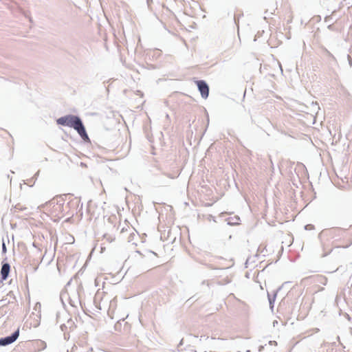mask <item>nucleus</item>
<instances>
[{
  "label": "nucleus",
  "instance_id": "f257e3e1",
  "mask_svg": "<svg viewBox=\"0 0 352 352\" xmlns=\"http://www.w3.org/2000/svg\"><path fill=\"white\" fill-rule=\"evenodd\" d=\"M56 123L74 129L84 141H89L85 127L79 116L72 114L62 116L56 120Z\"/></svg>",
  "mask_w": 352,
  "mask_h": 352
},
{
  "label": "nucleus",
  "instance_id": "f03ea898",
  "mask_svg": "<svg viewBox=\"0 0 352 352\" xmlns=\"http://www.w3.org/2000/svg\"><path fill=\"white\" fill-rule=\"evenodd\" d=\"M56 316V322H62V320H66V322H63L60 324V328L64 333L65 340H68L69 338V332L73 331L76 328L74 320L69 314L65 311L57 312Z\"/></svg>",
  "mask_w": 352,
  "mask_h": 352
},
{
  "label": "nucleus",
  "instance_id": "7ed1b4c3",
  "mask_svg": "<svg viewBox=\"0 0 352 352\" xmlns=\"http://www.w3.org/2000/svg\"><path fill=\"white\" fill-rule=\"evenodd\" d=\"M344 230L340 228H333L330 229H326L322 230L318 235L320 239L323 237H329L331 239H333L336 237H339L341 236Z\"/></svg>",
  "mask_w": 352,
  "mask_h": 352
},
{
  "label": "nucleus",
  "instance_id": "20e7f679",
  "mask_svg": "<svg viewBox=\"0 0 352 352\" xmlns=\"http://www.w3.org/2000/svg\"><path fill=\"white\" fill-rule=\"evenodd\" d=\"M19 336V329L14 331L10 336L0 338V346H6L14 342Z\"/></svg>",
  "mask_w": 352,
  "mask_h": 352
},
{
  "label": "nucleus",
  "instance_id": "39448f33",
  "mask_svg": "<svg viewBox=\"0 0 352 352\" xmlns=\"http://www.w3.org/2000/svg\"><path fill=\"white\" fill-rule=\"evenodd\" d=\"M201 96L203 98L206 99L209 95V86L204 80H199L196 81Z\"/></svg>",
  "mask_w": 352,
  "mask_h": 352
},
{
  "label": "nucleus",
  "instance_id": "423d86ee",
  "mask_svg": "<svg viewBox=\"0 0 352 352\" xmlns=\"http://www.w3.org/2000/svg\"><path fill=\"white\" fill-rule=\"evenodd\" d=\"M10 271V265L8 263H3L1 269V280H6L9 275Z\"/></svg>",
  "mask_w": 352,
  "mask_h": 352
},
{
  "label": "nucleus",
  "instance_id": "0eeeda50",
  "mask_svg": "<svg viewBox=\"0 0 352 352\" xmlns=\"http://www.w3.org/2000/svg\"><path fill=\"white\" fill-rule=\"evenodd\" d=\"M239 219H239V217L238 216H235L233 218H229L228 219V224L230 225V226L239 225Z\"/></svg>",
  "mask_w": 352,
  "mask_h": 352
},
{
  "label": "nucleus",
  "instance_id": "6e6552de",
  "mask_svg": "<svg viewBox=\"0 0 352 352\" xmlns=\"http://www.w3.org/2000/svg\"><path fill=\"white\" fill-rule=\"evenodd\" d=\"M316 281L317 283H321V284L325 285L327 283V278L322 275H318L316 277Z\"/></svg>",
  "mask_w": 352,
  "mask_h": 352
},
{
  "label": "nucleus",
  "instance_id": "1a4fd4ad",
  "mask_svg": "<svg viewBox=\"0 0 352 352\" xmlns=\"http://www.w3.org/2000/svg\"><path fill=\"white\" fill-rule=\"evenodd\" d=\"M267 296H268V300H269V303H270V307L272 309H273V307H274V303L275 302V299H276V292L274 293V296H271L270 295V294L268 293L267 294Z\"/></svg>",
  "mask_w": 352,
  "mask_h": 352
},
{
  "label": "nucleus",
  "instance_id": "9d476101",
  "mask_svg": "<svg viewBox=\"0 0 352 352\" xmlns=\"http://www.w3.org/2000/svg\"><path fill=\"white\" fill-rule=\"evenodd\" d=\"M323 54L327 58H331L333 60H336V58L326 48H323Z\"/></svg>",
  "mask_w": 352,
  "mask_h": 352
},
{
  "label": "nucleus",
  "instance_id": "9b49d317",
  "mask_svg": "<svg viewBox=\"0 0 352 352\" xmlns=\"http://www.w3.org/2000/svg\"><path fill=\"white\" fill-rule=\"evenodd\" d=\"M103 236L104 239H106L110 243L115 240V236L109 234H104Z\"/></svg>",
  "mask_w": 352,
  "mask_h": 352
},
{
  "label": "nucleus",
  "instance_id": "f8f14e48",
  "mask_svg": "<svg viewBox=\"0 0 352 352\" xmlns=\"http://www.w3.org/2000/svg\"><path fill=\"white\" fill-rule=\"evenodd\" d=\"M6 252H7L6 245L4 240L3 239L2 240V254H6Z\"/></svg>",
  "mask_w": 352,
  "mask_h": 352
},
{
  "label": "nucleus",
  "instance_id": "ddd939ff",
  "mask_svg": "<svg viewBox=\"0 0 352 352\" xmlns=\"http://www.w3.org/2000/svg\"><path fill=\"white\" fill-rule=\"evenodd\" d=\"M319 331H320V329H318V328H314V329L309 330V332L311 333V335H312L313 333H318Z\"/></svg>",
  "mask_w": 352,
  "mask_h": 352
},
{
  "label": "nucleus",
  "instance_id": "4468645a",
  "mask_svg": "<svg viewBox=\"0 0 352 352\" xmlns=\"http://www.w3.org/2000/svg\"><path fill=\"white\" fill-rule=\"evenodd\" d=\"M167 176L170 178V179H175L177 177V174H175V175H167Z\"/></svg>",
  "mask_w": 352,
  "mask_h": 352
},
{
  "label": "nucleus",
  "instance_id": "2eb2a0df",
  "mask_svg": "<svg viewBox=\"0 0 352 352\" xmlns=\"http://www.w3.org/2000/svg\"><path fill=\"white\" fill-rule=\"evenodd\" d=\"M40 343L41 344L43 349H44L46 347V343L43 341H40Z\"/></svg>",
  "mask_w": 352,
  "mask_h": 352
},
{
  "label": "nucleus",
  "instance_id": "dca6fc26",
  "mask_svg": "<svg viewBox=\"0 0 352 352\" xmlns=\"http://www.w3.org/2000/svg\"><path fill=\"white\" fill-rule=\"evenodd\" d=\"M70 305L73 307H76V305H75V302H74V300H70V302H69Z\"/></svg>",
  "mask_w": 352,
  "mask_h": 352
},
{
  "label": "nucleus",
  "instance_id": "f3484780",
  "mask_svg": "<svg viewBox=\"0 0 352 352\" xmlns=\"http://www.w3.org/2000/svg\"><path fill=\"white\" fill-rule=\"evenodd\" d=\"M337 340L339 342L340 344L343 348H345V346H343L342 343H341V342H340V337H339V336H338V337H337Z\"/></svg>",
  "mask_w": 352,
  "mask_h": 352
},
{
  "label": "nucleus",
  "instance_id": "a211bd4d",
  "mask_svg": "<svg viewBox=\"0 0 352 352\" xmlns=\"http://www.w3.org/2000/svg\"><path fill=\"white\" fill-rule=\"evenodd\" d=\"M331 19V17H330V16H326V17H325V19H324V21H325L326 22L329 21V19Z\"/></svg>",
  "mask_w": 352,
  "mask_h": 352
},
{
  "label": "nucleus",
  "instance_id": "6ab92c4d",
  "mask_svg": "<svg viewBox=\"0 0 352 352\" xmlns=\"http://www.w3.org/2000/svg\"><path fill=\"white\" fill-rule=\"evenodd\" d=\"M6 300H5V299H2V300H1V302H3V305L6 304Z\"/></svg>",
  "mask_w": 352,
  "mask_h": 352
},
{
  "label": "nucleus",
  "instance_id": "aec40b11",
  "mask_svg": "<svg viewBox=\"0 0 352 352\" xmlns=\"http://www.w3.org/2000/svg\"><path fill=\"white\" fill-rule=\"evenodd\" d=\"M332 25H333L332 24H330V25L328 26V28H329V30H331Z\"/></svg>",
  "mask_w": 352,
  "mask_h": 352
},
{
  "label": "nucleus",
  "instance_id": "412c9836",
  "mask_svg": "<svg viewBox=\"0 0 352 352\" xmlns=\"http://www.w3.org/2000/svg\"><path fill=\"white\" fill-rule=\"evenodd\" d=\"M309 226H311V225H306V226H305V228L306 230H308V227H309Z\"/></svg>",
  "mask_w": 352,
  "mask_h": 352
},
{
  "label": "nucleus",
  "instance_id": "4be33fe9",
  "mask_svg": "<svg viewBox=\"0 0 352 352\" xmlns=\"http://www.w3.org/2000/svg\"><path fill=\"white\" fill-rule=\"evenodd\" d=\"M63 322H66V320H62V322H59V323H60V325L62 323H63ZM56 323L58 324V322H56Z\"/></svg>",
  "mask_w": 352,
  "mask_h": 352
},
{
  "label": "nucleus",
  "instance_id": "5701e85b",
  "mask_svg": "<svg viewBox=\"0 0 352 352\" xmlns=\"http://www.w3.org/2000/svg\"><path fill=\"white\" fill-rule=\"evenodd\" d=\"M327 254H328V253H325V254H324L322 255V256H323V257H324V256H326Z\"/></svg>",
  "mask_w": 352,
  "mask_h": 352
},
{
  "label": "nucleus",
  "instance_id": "b1692460",
  "mask_svg": "<svg viewBox=\"0 0 352 352\" xmlns=\"http://www.w3.org/2000/svg\"><path fill=\"white\" fill-rule=\"evenodd\" d=\"M38 173H39L38 171V172H36V173L35 174V175H34V176L38 175Z\"/></svg>",
  "mask_w": 352,
  "mask_h": 352
}]
</instances>
